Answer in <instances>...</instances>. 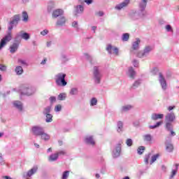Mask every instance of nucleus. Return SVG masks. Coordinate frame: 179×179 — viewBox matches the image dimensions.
<instances>
[{"label":"nucleus","mask_w":179,"mask_h":179,"mask_svg":"<svg viewBox=\"0 0 179 179\" xmlns=\"http://www.w3.org/2000/svg\"><path fill=\"white\" fill-rule=\"evenodd\" d=\"M48 160L50 162H56V160H58V154H57V152L52 154L48 157Z\"/></svg>","instance_id":"18"},{"label":"nucleus","mask_w":179,"mask_h":179,"mask_svg":"<svg viewBox=\"0 0 179 179\" xmlns=\"http://www.w3.org/2000/svg\"><path fill=\"white\" fill-rule=\"evenodd\" d=\"M85 2H86V3H87V5H90V3H92V2H93V1H92V0H85Z\"/></svg>","instance_id":"60"},{"label":"nucleus","mask_w":179,"mask_h":179,"mask_svg":"<svg viewBox=\"0 0 179 179\" xmlns=\"http://www.w3.org/2000/svg\"><path fill=\"white\" fill-rule=\"evenodd\" d=\"M44 131V128L40 126H34L31 128V132L35 136H40Z\"/></svg>","instance_id":"4"},{"label":"nucleus","mask_w":179,"mask_h":179,"mask_svg":"<svg viewBox=\"0 0 179 179\" xmlns=\"http://www.w3.org/2000/svg\"><path fill=\"white\" fill-rule=\"evenodd\" d=\"M66 22V19L65 17H61L57 22V26H64V24Z\"/></svg>","instance_id":"14"},{"label":"nucleus","mask_w":179,"mask_h":179,"mask_svg":"<svg viewBox=\"0 0 179 179\" xmlns=\"http://www.w3.org/2000/svg\"><path fill=\"white\" fill-rule=\"evenodd\" d=\"M66 97V96L65 95V94H60L58 96L57 99L58 100L62 101V100H65Z\"/></svg>","instance_id":"43"},{"label":"nucleus","mask_w":179,"mask_h":179,"mask_svg":"<svg viewBox=\"0 0 179 179\" xmlns=\"http://www.w3.org/2000/svg\"><path fill=\"white\" fill-rule=\"evenodd\" d=\"M37 170H38V167L34 166L31 170H29L27 172L28 177H31V176H33V174H36V173H37Z\"/></svg>","instance_id":"16"},{"label":"nucleus","mask_w":179,"mask_h":179,"mask_svg":"<svg viewBox=\"0 0 179 179\" xmlns=\"http://www.w3.org/2000/svg\"><path fill=\"white\" fill-rule=\"evenodd\" d=\"M83 10H84V8H83V6L80 5L76 7L77 13H83Z\"/></svg>","instance_id":"32"},{"label":"nucleus","mask_w":179,"mask_h":179,"mask_svg":"<svg viewBox=\"0 0 179 179\" xmlns=\"http://www.w3.org/2000/svg\"><path fill=\"white\" fill-rule=\"evenodd\" d=\"M77 93H78V89L76 88H73L70 91V94H72V95L76 94Z\"/></svg>","instance_id":"46"},{"label":"nucleus","mask_w":179,"mask_h":179,"mask_svg":"<svg viewBox=\"0 0 179 179\" xmlns=\"http://www.w3.org/2000/svg\"><path fill=\"white\" fill-rule=\"evenodd\" d=\"M137 152L138 155H143V152H145V147L144 146L139 147L137 150Z\"/></svg>","instance_id":"34"},{"label":"nucleus","mask_w":179,"mask_h":179,"mask_svg":"<svg viewBox=\"0 0 179 179\" xmlns=\"http://www.w3.org/2000/svg\"><path fill=\"white\" fill-rule=\"evenodd\" d=\"M176 174H177V170L176 169L172 170L171 174V178H173L174 176H176Z\"/></svg>","instance_id":"50"},{"label":"nucleus","mask_w":179,"mask_h":179,"mask_svg":"<svg viewBox=\"0 0 179 179\" xmlns=\"http://www.w3.org/2000/svg\"><path fill=\"white\" fill-rule=\"evenodd\" d=\"M49 100L50 101L51 104L57 101V98L55 96H50Z\"/></svg>","instance_id":"47"},{"label":"nucleus","mask_w":179,"mask_h":179,"mask_svg":"<svg viewBox=\"0 0 179 179\" xmlns=\"http://www.w3.org/2000/svg\"><path fill=\"white\" fill-rule=\"evenodd\" d=\"M174 108H176V106H169L168 108V110H169V111H171V110H174Z\"/></svg>","instance_id":"62"},{"label":"nucleus","mask_w":179,"mask_h":179,"mask_svg":"<svg viewBox=\"0 0 179 179\" xmlns=\"http://www.w3.org/2000/svg\"><path fill=\"white\" fill-rule=\"evenodd\" d=\"M36 90L31 87H22L20 90L21 94L24 96H31V94H34Z\"/></svg>","instance_id":"3"},{"label":"nucleus","mask_w":179,"mask_h":179,"mask_svg":"<svg viewBox=\"0 0 179 179\" xmlns=\"http://www.w3.org/2000/svg\"><path fill=\"white\" fill-rule=\"evenodd\" d=\"M151 118L154 121H157V120H163V118H164V115L153 113L151 116Z\"/></svg>","instance_id":"12"},{"label":"nucleus","mask_w":179,"mask_h":179,"mask_svg":"<svg viewBox=\"0 0 179 179\" xmlns=\"http://www.w3.org/2000/svg\"><path fill=\"white\" fill-rule=\"evenodd\" d=\"M61 110H62V106L60 104L57 105L55 107V111H56V112L61 111Z\"/></svg>","instance_id":"44"},{"label":"nucleus","mask_w":179,"mask_h":179,"mask_svg":"<svg viewBox=\"0 0 179 179\" xmlns=\"http://www.w3.org/2000/svg\"><path fill=\"white\" fill-rule=\"evenodd\" d=\"M166 29L168 31H173V28H171V25H166Z\"/></svg>","instance_id":"54"},{"label":"nucleus","mask_w":179,"mask_h":179,"mask_svg":"<svg viewBox=\"0 0 179 179\" xmlns=\"http://www.w3.org/2000/svg\"><path fill=\"white\" fill-rule=\"evenodd\" d=\"M131 108H132L131 106H123L122 108V113H125V111H128L129 110H131Z\"/></svg>","instance_id":"31"},{"label":"nucleus","mask_w":179,"mask_h":179,"mask_svg":"<svg viewBox=\"0 0 179 179\" xmlns=\"http://www.w3.org/2000/svg\"><path fill=\"white\" fill-rule=\"evenodd\" d=\"M133 64H134V66H138V61L134 60Z\"/></svg>","instance_id":"63"},{"label":"nucleus","mask_w":179,"mask_h":179,"mask_svg":"<svg viewBox=\"0 0 179 179\" xmlns=\"http://www.w3.org/2000/svg\"><path fill=\"white\" fill-rule=\"evenodd\" d=\"M128 40H129V34L128 33L124 34L122 36V41H128Z\"/></svg>","instance_id":"36"},{"label":"nucleus","mask_w":179,"mask_h":179,"mask_svg":"<svg viewBox=\"0 0 179 179\" xmlns=\"http://www.w3.org/2000/svg\"><path fill=\"white\" fill-rule=\"evenodd\" d=\"M18 62L20 64H22V65H27V63H26V62L24 60H22L20 59H18Z\"/></svg>","instance_id":"55"},{"label":"nucleus","mask_w":179,"mask_h":179,"mask_svg":"<svg viewBox=\"0 0 179 179\" xmlns=\"http://www.w3.org/2000/svg\"><path fill=\"white\" fill-rule=\"evenodd\" d=\"M0 71H6V66L3 64H0Z\"/></svg>","instance_id":"51"},{"label":"nucleus","mask_w":179,"mask_h":179,"mask_svg":"<svg viewBox=\"0 0 179 179\" xmlns=\"http://www.w3.org/2000/svg\"><path fill=\"white\" fill-rule=\"evenodd\" d=\"M97 104V99L96 98H92L91 99V106H96Z\"/></svg>","instance_id":"45"},{"label":"nucleus","mask_w":179,"mask_h":179,"mask_svg":"<svg viewBox=\"0 0 179 179\" xmlns=\"http://www.w3.org/2000/svg\"><path fill=\"white\" fill-rule=\"evenodd\" d=\"M15 71L17 75H22V73H23V68H22L20 66H17Z\"/></svg>","instance_id":"24"},{"label":"nucleus","mask_w":179,"mask_h":179,"mask_svg":"<svg viewBox=\"0 0 179 179\" xmlns=\"http://www.w3.org/2000/svg\"><path fill=\"white\" fill-rule=\"evenodd\" d=\"M41 36H45V35L48 34V30L44 29L43 31H42L41 32Z\"/></svg>","instance_id":"52"},{"label":"nucleus","mask_w":179,"mask_h":179,"mask_svg":"<svg viewBox=\"0 0 179 179\" xmlns=\"http://www.w3.org/2000/svg\"><path fill=\"white\" fill-rule=\"evenodd\" d=\"M17 50H19V43H13L9 48L10 54H15Z\"/></svg>","instance_id":"8"},{"label":"nucleus","mask_w":179,"mask_h":179,"mask_svg":"<svg viewBox=\"0 0 179 179\" xmlns=\"http://www.w3.org/2000/svg\"><path fill=\"white\" fill-rule=\"evenodd\" d=\"M117 125H118L119 129H121V128H122V122H119L117 123Z\"/></svg>","instance_id":"57"},{"label":"nucleus","mask_w":179,"mask_h":179,"mask_svg":"<svg viewBox=\"0 0 179 179\" xmlns=\"http://www.w3.org/2000/svg\"><path fill=\"white\" fill-rule=\"evenodd\" d=\"M126 143L127 146H132V139L129 138L127 140Z\"/></svg>","instance_id":"49"},{"label":"nucleus","mask_w":179,"mask_h":179,"mask_svg":"<svg viewBox=\"0 0 179 179\" xmlns=\"http://www.w3.org/2000/svg\"><path fill=\"white\" fill-rule=\"evenodd\" d=\"M144 141L146 142H150V141H152V136H150V134L144 136Z\"/></svg>","instance_id":"39"},{"label":"nucleus","mask_w":179,"mask_h":179,"mask_svg":"<svg viewBox=\"0 0 179 179\" xmlns=\"http://www.w3.org/2000/svg\"><path fill=\"white\" fill-rule=\"evenodd\" d=\"M159 83L164 90H166L167 89V83H166V79L164 78V76H163V74L162 73H159Z\"/></svg>","instance_id":"6"},{"label":"nucleus","mask_w":179,"mask_h":179,"mask_svg":"<svg viewBox=\"0 0 179 179\" xmlns=\"http://www.w3.org/2000/svg\"><path fill=\"white\" fill-rule=\"evenodd\" d=\"M22 17L24 22H27V20H29V15H27L26 11L22 12Z\"/></svg>","instance_id":"29"},{"label":"nucleus","mask_w":179,"mask_h":179,"mask_svg":"<svg viewBox=\"0 0 179 179\" xmlns=\"http://www.w3.org/2000/svg\"><path fill=\"white\" fill-rule=\"evenodd\" d=\"M85 142L86 143H88V145H94V140H93V137L92 136H88L85 138Z\"/></svg>","instance_id":"20"},{"label":"nucleus","mask_w":179,"mask_h":179,"mask_svg":"<svg viewBox=\"0 0 179 179\" xmlns=\"http://www.w3.org/2000/svg\"><path fill=\"white\" fill-rule=\"evenodd\" d=\"M159 154L153 155L151 158L150 164H153V163H155V162L159 159Z\"/></svg>","instance_id":"28"},{"label":"nucleus","mask_w":179,"mask_h":179,"mask_svg":"<svg viewBox=\"0 0 179 179\" xmlns=\"http://www.w3.org/2000/svg\"><path fill=\"white\" fill-rule=\"evenodd\" d=\"M121 153V144H118L116 147V152L113 154V157H118Z\"/></svg>","instance_id":"19"},{"label":"nucleus","mask_w":179,"mask_h":179,"mask_svg":"<svg viewBox=\"0 0 179 179\" xmlns=\"http://www.w3.org/2000/svg\"><path fill=\"white\" fill-rule=\"evenodd\" d=\"M20 20V15H15L13 20L10 22L11 24H15V23H17Z\"/></svg>","instance_id":"26"},{"label":"nucleus","mask_w":179,"mask_h":179,"mask_svg":"<svg viewBox=\"0 0 179 179\" xmlns=\"http://www.w3.org/2000/svg\"><path fill=\"white\" fill-rule=\"evenodd\" d=\"M37 170H38V167L34 166L31 170H29L27 172L28 177H31V176H33V174H36V173H37Z\"/></svg>","instance_id":"15"},{"label":"nucleus","mask_w":179,"mask_h":179,"mask_svg":"<svg viewBox=\"0 0 179 179\" xmlns=\"http://www.w3.org/2000/svg\"><path fill=\"white\" fill-rule=\"evenodd\" d=\"M106 50L109 52V54H112L113 51V54L118 55V49L117 48H113L111 45H108Z\"/></svg>","instance_id":"11"},{"label":"nucleus","mask_w":179,"mask_h":179,"mask_svg":"<svg viewBox=\"0 0 179 179\" xmlns=\"http://www.w3.org/2000/svg\"><path fill=\"white\" fill-rule=\"evenodd\" d=\"M139 44H141V40L137 38L136 41L133 43L131 50L133 51L138 50V48H139Z\"/></svg>","instance_id":"13"},{"label":"nucleus","mask_w":179,"mask_h":179,"mask_svg":"<svg viewBox=\"0 0 179 179\" xmlns=\"http://www.w3.org/2000/svg\"><path fill=\"white\" fill-rule=\"evenodd\" d=\"M69 177V171H66L63 173L62 179H67Z\"/></svg>","instance_id":"35"},{"label":"nucleus","mask_w":179,"mask_h":179,"mask_svg":"<svg viewBox=\"0 0 179 179\" xmlns=\"http://www.w3.org/2000/svg\"><path fill=\"white\" fill-rule=\"evenodd\" d=\"M129 3V0H125L124 2H122L117 5L115 6V9H117V10H121V9H123V8L128 6Z\"/></svg>","instance_id":"10"},{"label":"nucleus","mask_w":179,"mask_h":179,"mask_svg":"<svg viewBox=\"0 0 179 179\" xmlns=\"http://www.w3.org/2000/svg\"><path fill=\"white\" fill-rule=\"evenodd\" d=\"M58 143H59V146H62V145H64V142H62V141H59Z\"/></svg>","instance_id":"64"},{"label":"nucleus","mask_w":179,"mask_h":179,"mask_svg":"<svg viewBox=\"0 0 179 179\" xmlns=\"http://www.w3.org/2000/svg\"><path fill=\"white\" fill-rule=\"evenodd\" d=\"M141 85V81L140 80H136L135 83L132 85L131 88L132 89H136V87H139Z\"/></svg>","instance_id":"30"},{"label":"nucleus","mask_w":179,"mask_h":179,"mask_svg":"<svg viewBox=\"0 0 179 179\" xmlns=\"http://www.w3.org/2000/svg\"><path fill=\"white\" fill-rule=\"evenodd\" d=\"M46 63H47V59H44L41 62V65H45V64H46Z\"/></svg>","instance_id":"61"},{"label":"nucleus","mask_w":179,"mask_h":179,"mask_svg":"<svg viewBox=\"0 0 179 179\" xmlns=\"http://www.w3.org/2000/svg\"><path fill=\"white\" fill-rule=\"evenodd\" d=\"M96 16H103L104 15V13L103 11H99L98 13H96Z\"/></svg>","instance_id":"56"},{"label":"nucleus","mask_w":179,"mask_h":179,"mask_svg":"<svg viewBox=\"0 0 179 179\" xmlns=\"http://www.w3.org/2000/svg\"><path fill=\"white\" fill-rule=\"evenodd\" d=\"M12 29H13V26H10L8 27V33L0 41V50H2L3 47L6 46L10 40H12Z\"/></svg>","instance_id":"1"},{"label":"nucleus","mask_w":179,"mask_h":179,"mask_svg":"<svg viewBox=\"0 0 179 179\" xmlns=\"http://www.w3.org/2000/svg\"><path fill=\"white\" fill-rule=\"evenodd\" d=\"M46 122H52V115L50 113L46 115Z\"/></svg>","instance_id":"33"},{"label":"nucleus","mask_w":179,"mask_h":179,"mask_svg":"<svg viewBox=\"0 0 179 179\" xmlns=\"http://www.w3.org/2000/svg\"><path fill=\"white\" fill-rule=\"evenodd\" d=\"M76 26H78V22H76V21L73 22L72 27H76Z\"/></svg>","instance_id":"58"},{"label":"nucleus","mask_w":179,"mask_h":179,"mask_svg":"<svg viewBox=\"0 0 179 179\" xmlns=\"http://www.w3.org/2000/svg\"><path fill=\"white\" fill-rule=\"evenodd\" d=\"M166 128L167 129V131H171V128H173V124H171V122H166Z\"/></svg>","instance_id":"38"},{"label":"nucleus","mask_w":179,"mask_h":179,"mask_svg":"<svg viewBox=\"0 0 179 179\" xmlns=\"http://www.w3.org/2000/svg\"><path fill=\"white\" fill-rule=\"evenodd\" d=\"M169 131L171 132V136H176V132H174V131H173V129H171Z\"/></svg>","instance_id":"59"},{"label":"nucleus","mask_w":179,"mask_h":179,"mask_svg":"<svg viewBox=\"0 0 179 179\" xmlns=\"http://www.w3.org/2000/svg\"><path fill=\"white\" fill-rule=\"evenodd\" d=\"M64 15V10L62 9H56L52 12V17L53 19H57L59 16Z\"/></svg>","instance_id":"7"},{"label":"nucleus","mask_w":179,"mask_h":179,"mask_svg":"<svg viewBox=\"0 0 179 179\" xmlns=\"http://www.w3.org/2000/svg\"><path fill=\"white\" fill-rule=\"evenodd\" d=\"M166 150L169 153H171V152H173V150H174V146H173V144L171 143L166 144Z\"/></svg>","instance_id":"23"},{"label":"nucleus","mask_w":179,"mask_h":179,"mask_svg":"<svg viewBox=\"0 0 179 179\" xmlns=\"http://www.w3.org/2000/svg\"><path fill=\"white\" fill-rule=\"evenodd\" d=\"M149 159H150V154H148L144 159V162L146 163V164H149Z\"/></svg>","instance_id":"48"},{"label":"nucleus","mask_w":179,"mask_h":179,"mask_svg":"<svg viewBox=\"0 0 179 179\" xmlns=\"http://www.w3.org/2000/svg\"><path fill=\"white\" fill-rule=\"evenodd\" d=\"M66 74L60 73L55 76V83L57 86H66L68 83L65 80Z\"/></svg>","instance_id":"2"},{"label":"nucleus","mask_w":179,"mask_h":179,"mask_svg":"<svg viewBox=\"0 0 179 179\" xmlns=\"http://www.w3.org/2000/svg\"><path fill=\"white\" fill-rule=\"evenodd\" d=\"M21 35L20 37L21 38H23L24 40H29V38H30V35L26 32H23V31H22L21 32Z\"/></svg>","instance_id":"21"},{"label":"nucleus","mask_w":179,"mask_h":179,"mask_svg":"<svg viewBox=\"0 0 179 179\" xmlns=\"http://www.w3.org/2000/svg\"><path fill=\"white\" fill-rule=\"evenodd\" d=\"M93 74L96 79V83H100V78H101V73H100L99 67H97V66L94 67Z\"/></svg>","instance_id":"5"},{"label":"nucleus","mask_w":179,"mask_h":179,"mask_svg":"<svg viewBox=\"0 0 179 179\" xmlns=\"http://www.w3.org/2000/svg\"><path fill=\"white\" fill-rule=\"evenodd\" d=\"M14 106L16 107V108H18L20 111H22V110H23V106H22V102L20 101H15Z\"/></svg>","instance_id":"22"},{"label":"nucleus","mask_w":179,"mask_h":179,"mask_svg":"<svg viewBox=\"0 0 179 179\" xmlns=\"http://www.w3.org/2000/svg\"><path fill=\"white\" fill-rule=\"evenodd\" d=\"M163 124V121H160L157 122V124L154 126H150V129H155V128H157V127H160Z\"/></svg>","instance_id":"37"},{"label":"nucleus","mask_w":179,"mask_h":179,"mask_svg":"<svg viewBox=\"0 0 179 179\" xmlns=\"http://www.w3.org/2000/svg\"><path fill=\"white\" fill-rule=\"evenodd\" d=\"M141 3H140V8L141 9H145L146 8V6L148 5V0H141Z\"/></svg>","instance_id":"27"},{"label":"nucleus","mask_w":179,"mask_h":179,"mask_svg":"<svg viewBox=\"0 0 179 179\" xmlns=\"http://www.w3.org/2000/svg\"><path fill=\"white\" fill-rule=\"evenodd\" d=\"M144 55H145L144 52H139L137 55V57H138V58H142V57H144Z\"/></svg>","instance_id":"53"},{"label":"nucleus","mask_w":179,"mask_h":179,"mask_svg":"<svg viewBox=\"0 0 179 179\" xmlns=\"http://www.w3.org/2000/svg\"><path fill=\"white\" fill-rule=\"evenodd\" d=\"M175 120H176V115L173 113H168L165 116L166 122H173Z\"/></svg>","instance_id":"9"},{"label":"nucleus","mask_w":179,"mask_h":179,"mask_svg":"<svg viewBox=\"0 0 179 179\" xmlns=\"http://www.w3.org/2000/svg\"><path fill=\"white\" fill-rule=\"evenodd\" d=\"M129 73L130 78H131L132 79L135 78L136 73H135V71H134V68L130 67L129 69Z\"/></svg>","instance_id":"25"},{"label":"nucleus","mask_w":179,"mask_h":179,"mask_svg":"<svg viewBox=\"0 0 179 179\" xmlns=\"http://www.w3.org/2000/svg\"><path fill=\"white\" fill-rule=\"evenodd\" d=\"M56 155H57L58 157L59 156H65V155H66V152H65L64 150H61V151L57 152Z\"/></svg>","instance_id":"41"},{"label":"nucleus","mask_w":179,"mask_h":179,"mask_svg":"<svg viewBox=\"0 0 179 179\" xmlns=\"http://www.w3.org/2000/svg\"><path fill=\"white\" fill-rule=\"evenodd\" d=\"M50 111L51 107H47L44 109L43 114H45V115H47V114H50Z\"/></svg>","instance_id":"42"},{"label":"nucleus","mask_w":179,"mask_h":179,"mask_svg":"<svg viewBox=\"0 0 179 179\" xmlns=\"http://www.w3.org/2000/svg\"><path fill=\"white\" fill-rule=\"evenodd\" d=\"M41 138L43 139V141H50L51 136H50V135L47 133H45V131H43V133L40 135Z\"/></svg>","instance_id":"17"},{"label":"nucleus","mask_w":179,"mask_h":179,"mask_svg":"<svg viewBox=\"0 0 179 179\" xmlns=\"http://www.w3.org/2000/svg\"><path fill=\"white\" fill-rule=\"evenodd\" d=\"M152 50V47L150 46H146L144 49V54H148V52H150V51Z\"/></svg>","instance_id":"40"}]
</instances>
